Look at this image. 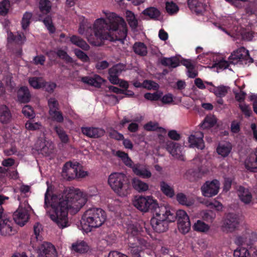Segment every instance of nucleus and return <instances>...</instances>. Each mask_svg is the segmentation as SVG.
<instances>
[{"instance_id": "obj_38", "label": "nucleus", "mask_w": 257, "mask_h": 257, "mask_svg": "<svg viewBox=\"0 0 257 257\" xmlns=\"http://www.w3.org/2000/svg\"><path fill=\"white\" fill-rule=\"evenodd\" d=\"M54 131L62 143L67 144L69 142V137L62 127L56 125L54 127Z\"/></svg>"}, {"instance_id": "obj_25", "label": "nucleus", "mask_w": 257, "mask_h": 257, "mask_svg": "<svg viewBox=\"0 0 257 257\" xmlns=\"http://www.w3.org/2000/svg\"><path fill=\"white\" fill-rule=\"evenodd\" d=\"M166 149L167 151L176 158H180L181 153V147L177 143L168 142L166 143Z\"/></svg>"}, {"instance_id": "obj_52", "label": "nucleus", "mask_w": 257, "mask_h": 257, "mask_svg": "<svg viewBox=\"0 0 257 257\" xmlns=\"http://www.w3.org/2000/svg\"><path fill=\"white\" fill-rule=\"evenodd\" d=\"M56 54L60 58L64 60L66 63H71L73 62L72 58L64 50L59 49L57 51Z\"/></svg>"}, {"instance_id": "obj_36", "label": "nucleus", "mask_w": 257, "mask_h": 257, "mask_svg": "<svg viewBox=\"0 0 257 257\" xmlns=\"http://www.w3.org/2000/svg\"><path fill=\"white\" fill-rule=\"evenodd\" d=\"M193 230L198 232H207L210 229V226L201 220H198L192 226Z\"/></svg>"}, {"instance_id": "obj_47", "label": "nucleus", "mask_w": 257, "mask_h": 257, "mask_svg": "<svg viewBox=\"0 0 257 257\" xmlns=\"http://www.w3.org/2000/svg\"><path fill=\"white\" fill-rule=\"evenodd\" d=\"M128 246L131 248V252L133 257H141V253L142 252V248L137 245V243H132L130 241L128 242Z\"/></svg>"}, {"instance_id": "obj_18", "label": "nucleus", "mask_w": 257, "mask_h": 257, "mask_svg": "<svg viewBox=\"0 0 257 257\" xmlns=\"http://www.w3.org/2000/svg\"><path fill=\"white\" fill-rule=\"evenodd\" d=\"M81 132L84 135L90 138H100L105 134L103 129L94 127H82Z\"/></svg>"}, {"instance_id": "obj_60", "label": "nucleus", "mask_w": 257, "mask_h": 257, "mask_svg": "<svg viewBox=\"0 0 257 257\" xmlns=\"http://www.w3.org/2000/svg\"><path fill=\"white\" fill-rule=\"evenodd\" d=\"M49 114L51 116L52 119L57 122H62L64 120L62 113L59 111V110L55 111L54 113H51Z\"/></svg>"}, {"instance_id": "obj_22", "label": "nucleus", "mask_w": 257, "mask_h": 257, "mask_svg": "<svg viewBox=\"0 0 257 257\" xmlns=\"http://www.w3.org/2000/svg\"><path fill=\"white\" fill-rule=\"evenodd\" d=\"M188 5L190 9L197 15L202 14L206 6L203 0H188Z\"/></svg>"}, {"instance_id": "obj_35", "label": "nucleus", "mask_w": 257, "mask_h": 257, "mask_svg": "<svg viewBox=\"0 0 257 257\" xmlns=\"http://www.w3.org/2000/svg\"><path fill=\"white\" fill-rule=\"evenodd\" d=\"M116 156L120 158L124 163V164L127 167L131 168L133 170V167L135 166L136 164H134L133 161L132 160L131 158L128 157L127 153L121 151H117L116 152Z\"/></svg>"}, {"instance_id": "obj_31", "label": "nucleus", "mask_w": 257, "mask_h": 257, "mask_svg": "<svg viewBox=\"0 0 257 257\" xmlns=\"http://www.w3.org/2000/svg\"><path fill=\"white\" fill-rule=\"evenodd\" d=\"M229 87L223 85L208 88L210 92L213 93L217 97H224L228 93Z\"/></svg>"}, {"instance_id": "obj_15", "label": "nucleus", "mask_w": 257, "mask_h": 257, "mask_svg": "<svg viewBox=\"0 0 257 257\" xmlns=\"http://www.w3.org/2000/svg\"><path fill=\"white\" fill-rule=\"evenodd\" d=\"M29 214L28 210L19 207L13 214V219L15 222L21 226H24L28 221Z\"/></svg>"}, {"instance_id": "obj_4", "label": "nucleus", "mask_w": 257, "mask_h": 257, "mask_svg": "<svg viewBox=\"0 0 257 257\" xmlns=\"http://www.w3.org/2000/svg\"><path fill=\"white\" fill-rule=\"evenodd\" d=\"M108 183L113 191L119 196H127L131 189L130 182L123 173L114 172L110 174Z\"/></svg>"}, {"instance_id": "obj_20", "label": "nucleus", "mask_w": 257, "mask_h": 257, "mask_svg": "<svg viewBox=\"0 0 257 257\" xmlns=\"http://www.w3.org/2000/svg\"><path fill=\"white\" fill-rule=\"evenodd\" d=\"M18 101L21 103H28L31 99V94L27 86L20 87L17 92Z\"/></svg>"}, {"instance_id": "obj_5", "label": "nucleus", "mask_w": 257, "mask_h": 257, "mask_svg": "<svg viewBox=\"0 0 257 257\" xmlns=\"http://www.w3.org/2000/svg\"><path fill=\"white\" fill-rule=\"evenodd\" d=\"M153 214L150 221L153 230L158 233L166 231L168 229V223L170 222L168 219L167 207L161 206Z\"/></svg>"}, {"instance_id": "obj_43", "label": "nucleus", "mask_w": 257, "mask_h": 257, "mask_svg": "<svg viewBox=\"0 0 257 257\" xmlns=\"http://www.w3.org/2000/svg\"><path fill=\"white\" fill-rule=\"evenodd\" d=\"M178 228L180 232L183 234L188 233L191 228V223L190 219L187 220H181L178 222Z\"/></svg>"}, {"instance_id": "obj_53", "label": "nucleus", "mask_w": 257, "mask_h": 257, "mask_svg": "<svg viewBox=\"0 0 257 257\" xmlns=\"http://www.w3.org/2000/svg\"><path fill=\"white\" fill-rule=\"evenodd\" d=\"M22 113L26 117L30 119L33 118L35 116L33 108L29 105H26L23 107Z\"/></svg>"}, {"instance_id": "obj_29", "label": "nucleus", "mask_w": 257, "mask_h": 257, "mask_svg": "<svg viewBox=\"0 0 257 257\" xmlns=\"http://www.w3.org/2000/svg\"><path fill=\"white\" fill-rule=\"evenodd\" d=\"M232 150V145L230 143H219L216 148V152L223 158L227 157Z\"/></svg>"}, {"instance_id": "obj_56", "label": "nucleus", "mask_w": 257, "mask_h": 257, "mask_svg": "<svg viewBox=\"0 0 257 257\" xmlns=\"http://www.w3.org/2000/svg\"><path fill=\"white\" fill-rule=\"evenodd\" d=\"M129 13L131 16H128L127 19L128 23L132 28L136 29L138 26V20L136 18L134 13H132L131 11H129Z\"/></svg>"}, {"instance_id": "obj_13", "label": "nucleus", "mask_w": 257, "mask_h": 257, "mask_svg": "<svg viewBox=\"0 0 257 257\" xmlns=\"http://www.w3.org/2000/svg\"><path fill=\"white\" fill-rule=\"evenodd\" d=\"M40 257H57V253L54 245L51 243L44 242L38 248Z\"/></svg>"}, {"instance_id": "obj_59", "label": "nucleus", "mask_w": 257, "mask_h": 257, "mask_svg": "<svg viewBox=\"0 0 257 257\" xmlns=\"http://www.w3.org/2000/svg\"><path fill=\"white\" fill-rule=\"evenodd\" d=\"M43 23L51 33H54L55 28L52 24V19L50 17H46L43 20Z\"/></svg>"}, {"instance_id": "obj_28", "label": "nucleus", "mask_w": 257, "mask_h": 257, "mask_svg": "<svg viewBox=\"0 0 257 257\" xmlns=\"http://www.w3.org/2000/svg\"><path fill=\"white\" fill-rule=\"evenodd\" d=\"M26 41V37L24 34L22 32L19 33L17 35H14V34L10 32L8 34L7 41L8 44L15 43L19 45H22L24 44Z\"/></svg>"}, {"instance_id": "obj_9", "label": "nucleus", "mask_w": 257, "mask_h": 257, "mask_svg": "<svg viewBox=\"0 0 257 257\" xmlns=\"http://www.w3.org/2000/svg\"><path fill=\"white\" fill-rule=\"evenodd\" d=\"M239 224V218L237 215L229 213L223 221L221 228L224 232H232L237 229Z\"/></svg>"}, {"instance_id": "obj_40", "label": "nucleus", "mask_w": 257, "mask_h": 257, "mask_svg": "<svg viewBox=\"0 0 257 257\" xmlns=\"http://www.w3.org/2000/svg\"><path fill=\"white\" fill-rule=\"evenodd\" d=\"M132 185L134 188L139 192L147 191L149 188L148 184L136 178H134L133 180Z\"/></svg>"}, {"instance_id": "obj_34", "label": "nucleus", "mask_w": 257, "mask_h": 257, "mask_svg": "<svg viewBox=\"0 0 257 257\" xmlns=\"http://www.w3.org/2000/svg\"><path fill=\"white\" fill-rule=\"evenodd\" d=\"M70 41L73 44L81 48L83 50L87 51L90 48L88 44L81 38L77 36L73 35L70 37Z\"/></svg>"}, {"instance_id": "obj_14", "label": "nucleus", "mask_w": 257, "mask_h": 257, "mask_svg": "<svg viewBox=\"0 0 257 257\" xmlns=\"http://www.w3.org/2000/svg\"><path fill=\"white\" fill-rule=\"evenodd\" d=\"M203 138L204 134L200 131L196 132L191 134L188 138L190 146L193 148L203 150L205 147Z\"/></svg>"}, {"instance_id": "obj_32", "label": "nucleus", "mask_w": 257, "mask_h": 257, "mask_svg": "<svg viewBox=\"0 0 257 257\" xmlns=\"http://www.w3.org/2000/svg\"><path fill=\"white\" fill-rule=\"evenodd\" d=\"M142 14L149 17L150 19L154 20H158L161 15L160 11L156 8L151 7L145 9Z\"/></svg>"}, {"instance_id": "obj_50", "label": "nucleus", "mask_w": 257, "mask_h": 257, "mask_svg": "<svg viewBox=\"0 0 257 257\" xmlns=\"http://www.w3.org/2000/svg\"><path fill=\"white\" fill-rule=\"evenodd\" d=\"M179 10L178 6L174 2H167L166 3V10L169 15H173L177 14Z\"/></svg>"}, {"instance_id": "obj_3", "label": "nucleus", "mask_w": 257, "mask_h": 257, "mask_svg": "<svg viewBox=\"0 0 257 257\" xmlns=\"http://www.w3.org/2000/svg\"><path fill=\"white\" fill-rule=\"evenodd\" d=\"M106 219V213L100 208L93 207L88 209L82 216L81 224L83 229L90 231L92 228L101 226Z\"/></svg>"}, {"instance_id": "obj_57", "label": "nucleus", "mask_w": 257, "mask_h": 257, "mask_svg": "<svg viewBox=\"0 0 257 257\" xmlns=\"http://www.w3.org/2000/svg\"><path fill=\"white\" fill-rule=\"evenodd\" d=\"M144 97L147 100L157 101L161 98L162 93H158L157 92L153 93L147 92L145 94Z\"/></svg>"}, {"instance_id": "obj_17", "label": "nucleus", "mask_w": 257, "mask_h": 257, "mask_svg": "<svg viewBox=\"0 0 257 257\" xmlns=\"http://www.w3.org/2000/svg\"><path fill=\"white\" fill-rule=\"evenodd\" d=\"M143 231L142 227L138 223L128 224L127 226L126 233L128 235L129 240L131 237H135L139 244H142V239L139 235Z\"/></svg>"}, {"instance_id": "obj_1", "label": "nucleus", "mask_w": 257, "mask_h": 257, "mask_svg": "<svg viewBox=\"0 0 257 257\" xmlns=\"http://www.w3.org/2000/svg\"><path fill=\"white\" fill-rule=\"evenodd\" d=\"M57 196L52 193V188L48 186L45 194L44 207L46 209L51 207L54 213L50 215V218L60 228L70 225L68 213L76 214L85 205L86 199L82 197L80 190L74 188L66 189L59 201L56 203Z\"/></svg>"}, {"instance_id": "obj_8", "label": "nucleus", "mask_w": 257, "mask_h": 257, "mask_svg": "<svg viewBox=\"0 0 257 257\" xmlns=\"http://www.w3.org/2000/svg\"><path fill=\"white\" fill-rule=\"evenodd\" d=\"M228 59L231 64L246 65L253 62V59L250 56L249 52L244 47H240L234 51Z\"/></svg>"}, {"instance_id": "obj_19", "label": "nucleus", "mask_w": 257, "mask_h": 257, "mask_svg": "<svg viewBox=\"0 0 257 257\" xmlns=\"http://www.w3.org/2000/svg\"><path fill=\"white\" fill-rule=\"evenodd\" d=\"M245 168L252 172H257V148L250 154L244 162Z\"/></svg>"}, {"instance_id": "obj_7", "label": "nucleus", "mask_w": 257, "mask_h": 257, "mask_svg": "<svg viewBox=\"0 0 257 257\" xmlns=\"http://www.w3.org/2000/svg\"><path fill=\"white\" fill-rule=\"evenodd\" d=\"M79 163L71 162H66L63 166L62 176L67 180H71L77 178H83L87 175V172L81 170L79 167Z\"/></svg>"}, {"instance_id": "obj_26", "label": "nucleus", "mask_w": 257, "mask_h": 257, "mask_svg": "<svg viewBox=\"0 0 257 257\" xmlns=\"http://www.w3.org/2000/svg\"><path fill=\"white\" fill-rule=\"evenodd\" d=\"M103 81V79L98 75H95L93 77L84 76L81 78V81L84 83L97 88L101 87Z\"/></svg>"}, {"instance_id": "obj_24", "label": "nucleus", "mask_w": 257, "mask_h": 257, "mask_svg": "<svg viewBox=\"0 0 257 257\" xmlns=\"http://www.w3.org/2000/svg\"><path fill=\"white\" fill-rule=\"evenodd\" d=\"M239 199L244 204H248L252 200V196L249 190L242 186H239L237 189Z\"/></svg>"}, {"instance_id": "obj_51", "label": "nucleus", "mask_w": 257, "mask_h": 257, "mask_svg": "<svg viewBox=\"0 0 257 257\" xmlns=\"http://www.w3.org/2000/svg\"><path fill=\"white\" fill-rule=\"evenodd\" d=\"M215 214L211 210L203 211L201 213L203 220L208 222H212L215 218Z\"/></svg>"}, {"instance_id": "obj_21", "label": "nucleus", "mask_w": 257, "mask_h": 257, "mask_svg": "<svg viewBox=\"0 0 257 257\" xmlns=\"http://www.w3.org/2000/svg\"><path fill=\"white\" fill-rule=\"evenodd\" d=\"M50 146L45 140H39L35 145V148L39 154L47 156L52 153V149L50 148Z\"/></svg>"}, {"instance_id": "obj_6", "label": "nucleus", "mask_w": 257, "mask_h": 257, "mask_svg": "<svg viewBox=\"0 0 257 257\" xmlns=\"http://www.w3.org/2000/svg\"><path fill=\"white\" fill-rule=\"evenodd\" d=\"M133 205L141 212H150L153 214L160 207L156 200L149 196H136L133 201Z\"/></svg>"}, {"instance_id": "obj_42", "label": "nucleus", "mask_w": 257, "mask_h": 257, "mask_svg": "<svg viewBox=\"0 0 257 257\" xmlns=\"http://www.w3.org/2000/svg\"><path fill=\"white\" fill-rule=\"evenodd\" d=\"M144 128L148 131H158L162 133L166 132L165 129L162 127H159L157 122H153L152 121H150L145 124Z\"/></svg>"}, {"instance_id": "obj_39", "label": "nucleus", "mask_w": 257, "mask_h": 257, "mask_svg": "<svg viewBox=\"0 0 257 257\" xmlns=\"http://www.w3.org/2000/svg\"><path fill=\"white\" fill-rule=\"evenodd\" d=\"M160 189L161 191L167 196L172 198L175 195V192L173 187L169 186L166 182H160Z\"/></svg>"}, {"instance_id": "obj_49", "label": "nucleus", "mask_w": 257, "mask_h": 257, "mask_svg": "<svg viewBox=\"0 0 257 257\" xmlns=\"http://www.w3.org/2000/svg\"><path fill=\"white\" fill-rule=\"evenodd\" d=\"M41 78L37 77H30L28 82L30 86L35 89H40L44 86V81H40Z\"/></svg>"}, {"instance_id": "obj_44", "label": "nucleus", "mask_w": 257, "mask_h": 257, "mask_svg": "<svg viewBox=\"0 0 257 257\" xmlns=\"http://www.w3.org/2000/svg\"><path fill=\"white\" fill-rule=\"evenodd\" d=\"M216 123V120L215 118L207 116L200 125L203 129H206L213 127Z\"/></svg>"}, {"instance_id": "obj_45", "label": "nucleus", "mask_w": 257, "mask_h": 257, "mask_svg": "<svg viewBox=\"0 0 257 257\" xmlns=\"http://www.w3.org/2000/svg\"><path fill=\"white\" fill-rule=\"evenodd\" d=\"M39 8L41 12L48 14L51 10V3L49 0H40Z\"/></svg>"}, {"instance_id": "obj_63", "label": "nucleus", "mask_w": 257, "mask_h": 257, "mask_svg": "<svg viewBox=\"0 0 257 257\" xmlns=\"http://www.w3.org/2000/svg\"><path fill=\"white\" fill-rule=\"evenodd\" d=\"M176 199L181 204L185 205L187 206L189 205V203L188 202L186 196L182 193H179L177 194Z\"/></svg>"}, {"instance_id": "obj_62", "label": "nucleus", "mask_w": 257, "mask_h": 257, "mask_svg": "<svg viewBox=\"0 0 257 257\" xmlns=\"http://www.w3.org/2000/svg\"><path fill=\"white\" fill-rule=\"evenodd\" d=\"M239 108L246 117H248L251 115L252 111L248 105L239 104Z\"/></svg>"}, {"instance_id": "obj_2", "label": "nucleus", "mask_w": 257, "mask_h": 257, "mask_svg": "<svg viewBox=\"0 0 257 257\" xmlns=\"http://www.w3.org/2000/svg\"><path fill=\"white\" fill-rule=\"evenodd\" d=\"M127 28L124 20L112 14L111 18L97 19L93 25L94 37L96 40L88 38L90 43L99 46L105 40L123 42L127 36Z\"/></svg>"}, {"instance_id": "obj_27", "label": "nucleus", "mask_w": 257, "mask_h": 257, "mask_svg": "<svg viewBox=\"0 0 257 257\" xmlns=\"http://www.w3.org/2000/svg\"><path fill=\"white\" fill-rule=\"evenodd\" d=\"M12 222L9 219H5L3 222H0V233L2 235H11L14 234Z\"/></svg>"}, {"instance_id": "obj_41", "label": "nucleus", "mask_w": 257, "mask_h": 257, "mask_svg": "<svg viewBox=\"0 0 257 257\" xmlns=\"http://www.w3.org/2000/svg\"><path fill=\"white\" fill-rule=\"evenodd\" d=\"M252 249L248 250L245 247H238L234 251V257H252Z\"/></svg>"}, {"instance_id": "obj_48", "label": "nucleus", "mask_w": 257, "mask_h": 257, "mask_svg": "<svg viewBox=\"0 0 257 257\" xmlns=\"http://www.w3.org/2000/svg\"><path fill=\"white\" fill-rule=\"evenodd\" d=\"M48 106L49 108V113L55 112L59 109V104L55 98L51 97L48 100Z\"/></svg>"}, {"instance_id": "obj_46", "label": "nucleus", "mask_w": 257, "mask_h": 257, "mask_svg": "<svg viewBox=\"0 0 257 257\" xmlns=\"http://www.w3.org/2000/svg\"><path fill=\"white\" fill-rule=\"evenodd\" d=\"M33 14L31 12H25L23 16L21 25L22 29L26 30L30 26Z\"/></svg>"}, {"instance_id": "obj_37", "label": "nucleus", "mask_w": 257, "mask_h": 257, "mask_svg": "<svg viewBox=\"0 0 257 257\" xmlns=\"http://www.w3.org/2000/svg\"><path fill=\"white\" fill-rule=\"evenodd\" d=\"M133 50L136 54L141 56H146L148 53L147 48L143 42H136L133 46Z\"/></svg>"}, {"instance_id": "obj_10", "label": "nucleus", "mask_w": 257, "mask_h": 257, "mask_svg": "<svg viewBox=\"0 0 257 257\" xmlns=\"http://www.w3.org/2000/svg\"><path fill=\"white\" fill-rule=\"evenodd\" d=\"M160 63L162 65L168 67L170 68H176L179 66L180 63L185 66L187 69H190V68H194V66L190 60L184 59L180 62L177 57H163L161 60Z\"/></svg>"}, {"instance_id": "obj_12", "label": "nucleus", "mask_w": 257, "mask_h": 257, "mask_svg": "<svg viewBox=\"0 0 257 257\" xmlns=\"http://www.w3.org/2000/svg\"><path fill=\"white\" fill-rule=\"evenodd\" d=\"M126 65L122 63H118L108 69V79L113 84H117L119 79L118 76L122 72L125 71Z\"/></svg>"}, {"instance_id": "obj_11", "label": "nucleus", "mask_w": 257, "mask_h": 257, "mask_svg": "<svg viewBox=\"0 0 257 257\" xmlns=\"http://www.w3.org/2000/svg\"><path fill=\"white\" fill-rule=\"evenodd\" d=\"M220 183L216 179L206 181L201 187V190L203 196L211 197L216 195L219 191Z\"/></svg>"}, {"instance_id": "obj_16", "label": "nucleus", "mask_w": 257, "mask_h": 257, "mask_svg": "<svg viewBox=\"0 0 257 257\" xmlns=\"http://www.w3.org/2000/svg\"><path fill=\"white\" fill-rule=\"evenodd\" d=\"M167 211L168 219L170 222H174L176 219L178 222L189 219L187 213L183 210H179L175 212V211L170 210V209L167 208Z\"/></svg>"}, {"instance_id": "obj_54", "label": "nucleus", "mask_w": 257, "mask_h": 257, "mask_svg": "<svg viewBox=\"0 0 257 257\" xmlns=\"http://www.w3.org/2000/svg\"><path fill=\"white\" fill-rule=\"evenodd\" d=\"M10 6V2L9 0H3L0 2V14L2 15H6L9 11Z\"/></svg>"}, {"instance_id": "obj_30", "label": "nucleus", "mask_w": 257, "mask_h": 257, "mask_svg": "<svg viewBox=\"0 0 257 257\" xmlns=\"http://www.w3.org/2000/svg\"><path fill=\"white\" fill-rule=\"evenodd\" d=\"M133 172L137 176L143 178H150L152 176L151 172L145 167L140 164H137L133 167Z\"/></svg>"}, {"instance_id": "obj_23", "label": "nucleus", "mask_w": 257, "mask_h": 257, "mask_svg": "<svg viewBox=\"0 0 257 257\" xmlns=\"http://www.w3.org/2000/svg\"><path fill=\"white\" fill-rule=\"evenodd\" d=\"M12 119V114L8 106L0 105V122L3 124L9 123Z\"/></svg>"}, {"instance_id": "obj_64", "label": "nucleus", "mask_w": 257, "mask_h": 257, "mask_svg": "<svg viewBox=\"0 0 257 257\" xmlns=\"http://www.w3.org/2000/svg\"><path fill=\"white\" fill-rule=\"evenodd\" d=\"M230 62L222 59L214 64V66L219 69H225L229 66Z\"/></svg>"}, {"instance_id": "obj_55", "label": "nucleus", "mask_w": 257, "mask_h": 257, "mask_svg": "<svg viewBox=\"0 0 257 257\" xmlns=\"http://www.w3.org/2000/svg\"><path fill=\"white\" fill-rule=\"evenodd\" d=\"M74 52L77 57L83 62H88L89 60V58L87 55L78 49L74 50Z\"/></svg>"}, {"instance_id": "obj_33", "label": "nucleus", "mask_w": 257, "mask_h": 257, "mask_svg": "<svg viewBox=\"0 0 257 257\" xmlns=\"http://www.w3.org/2000/svg\"><path fill=\"white\" fill-rule=\"evenodd\" d=\"M89 249V246L84 241H77L72 244V250L79 253L87 252Z\"/></svg>"}, {"instance_id": "obj_61", "label": "nucleus", "mask_w": 257, "mask_h": 257, "mask_svg": "<svg viewBox=\"0 0 257 257\" xmlns=\"http://www.w3.org/2000/svg\"><path fill=\"white\" fill-rule=\"evenodd\" d=\"M26 128L30 131H36L39 130L41 125L39 122H33L31 121H28L25 124Z\"/></svg>"}, {"instance_id": "obj_58", "label": "nucleus", "mask_w": 257, "mask_h": 257, "mask_svg": "<svg viewBox=\"0 0 257 257\" xmlns=\"http://www.w3.org/2000/svg\"><path fill=\"white\" fill-rule=\"evenodd\" d=\"M158 84L153 81L149 80H145L144 81V88H146L148 90H151L152 89L156 90L158 88Z\"/></svg>"}]
</instances>
